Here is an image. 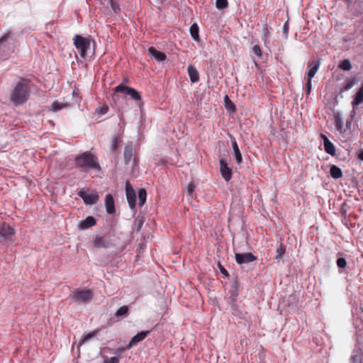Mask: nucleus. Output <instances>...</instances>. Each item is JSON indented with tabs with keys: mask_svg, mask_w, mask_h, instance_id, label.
<instances>
[{
	"mask_svg": "<svg viewBox=\"0 0 363 363\" xmlns=\"http://www.w3.org/2000/svg\"><path fill=\"white\" fill-rule=\"evenodd\" d=\"M74 161L76 168L81 170L93 169L99 171L101 169L98 157L89 151L75 155Z\"/></svg>",
	"mask_w": 363,
	"mask_h": 363,
	"instance_id": "nucleus-1",
	"label": "nucleus"
},
{
	"mask_svg": "<svg viewBox=\"0 0 363 363\" xmlns=\"http://www.w3.org/2000/svg\"><path fill=\"white\" fill-rule=\"evenodd\" d=\"M30 89L28 81L26 79H21L15 85L11 93L10 101L16 106L23 104L28 99Z\"/></svg>",
	"mask_w": 363,
	"mask_h": 363,
	"instance_id": "nucleus-2",
	"label": "nucleus"
},
{
	"mask_svg": "<svg viewBox=\"0 0 363 363\" xmlns=\"http://www.w3.org/2000/svg\"><path fill=\"white\" fill-rule=\"evenodd\" d=\"M74 45L82 58H85L89 53L94 54L95 41L94 40L77 34L74 38Z\"/></svg>",
	"mask_w": 363,
	"mask_h": 363,
	"instance_id": "nucleus-3",
	"label": "nucleus"
},
{
	"mask_svg": "<svg viewBox=\"0 0 363 363\" xmlns=\"http://www.w3.org/2000/svg\"><path fill=\"white\" fill-rule=\"evenodd\" d=\"M94 296V293L90 289L76 290L71 295V298L78 303L89 302Z\"/></svg>",
	"mask_w": 363,
	"mask_h": 363,
	"instance_id": "nucleus-4",
	"label": "nucleus"
},
{
	"mask_svg": "<svg viewBox=\"0 0 363 363\" xmlns=\"http://www.w3.org/2000/svg\"><path fill=\"white\" fill-rule=\"evenodd\" d=\"M115 92L123 93L126 96H129L134 101H141V96L140 93L135 89L120 84L114 89Z\"/></svg>",
	"mask_w": 363,
	"mask_h": 363,
	"instance_id": "nucleus-5",
	"label": "nucleus"
},
{
	"mask_svg": "<svg viewBox=\"0 0 363 363\" xmlns=\"http://www.w3.org/2000/svg\"><path fill=\"white\" fill-rule=\"evenodd\" d=\"M78 195L86 205H94L99 200V195L96 192L87 193L82 189L78 193Z\"/></svg>",
	"mask_w": 363,
	"mask_h": 363,
	"instance_id": "nucleus-6",
	"label": "nucleus"
},
{
	"mask_svg": "<svg viewBox=\"0 0 363 363\" xmlns=\"http://www.w3.org/2000/svg\"><path fill=\"white\" fill-rule=\"evenodd\" d=\"M93 244L94 246L97 248H108L112 245L108 235L103 236L96 235L93 240Z\"/></svg>",
	"mask_w": 363,
	"mask_h": 363,
	"instance_id": "nucleus-7",
	"label": "nucleus"
},
{
	"mask_svg": "<svg viewBox=\"0 0 363 363\" xmlns=\"http://www.w3.org/2000/svg\"><path fill=\"white\" fill-rule=\"evenodd\" d=\"M125 194L129 207L132 211H134L135 208L136 195L129 182H126L125 184Z\"/></svg>",
	"mask_w": 363,
	"mask_h": 363,
	"instance_id": "nucleus-8",
	"label": "nucleus"
},
{
	"mask_svg": "<svg viewBox=\"0 0 363 363\" xmlns=\"http://www.w3.org/2000/svg\"><path fill=\"white\" fill-rule=\"evenodd\" d=\"M235 260L239 264H244L252 262L257 259V257L251 252L235 253Z\"/></svg>",
	"mask_w": 363,
	"mask_h": 363,
	"instance_id": "nucleus-9",
	"label": "nucleus"
},
{
	"mask_svg": "<svg viewBox=\"0 0 363 363\" xmlns=\"http://www.w3.org/2000/svg\"><path fill=\"white\" fill-rule=\"evenodd\" d=\"M14 233V229L11 225L5 223L0 224V236L4 241L11 240Z\"/></svg>",
	"mask_w": 363,
	"mask_h": 363,
	"instance_id": "nucleus-10",
	"label": "nucleus"
},
{
	"mask_svg": "<svg viewBox=\"0 0 363 363\" xmlns=\"http://www.w3.org/2000/svg\"><path fill=\"white\" fill-rule=\"evenodd\" d=\"M220 171L223 178L228 182L232 177V170L228 167L226 160L222 158L220 160Z\"/></svg>",
	"mask_w": 363,
	"mask_h": 363,
	"instance_id": "nucleus-11",
	"label": "nucleus"
},
{
	"mask_svg": "<svg viewBox=\"0 0 363 363\" xmlns=\"http://www.w3.org/2000/svg\"><path fill=\"white\" fill-rule=\"evenodd\" d=\"M363 103V84H362L361 87L359 89L357 92L356 93L354 98L353 101H352V111L351 113V117L352 118H354V116L356 114L355 112V107L359 104Z\"/></svg>",
	"mask_w": 363,
	"mask_h": 363,
	"instance_id": "nucleus-12",
	"label": "nucleus"
},
{
	"mask_svg": "<svg viewBox=\"0 0 363 363\" xmlns=\"http://www.w3.org/2000/svg\"><path fill=\"white\" fill-rule=\"evenodd\" d=\"M96 223V220L94 217L89 216L85 219L82 220L78 223L77 228L80 230H84L94 226Z\"/></svg>",
	"mask_w": 363,
	"mask_h": 363,
	"instance_id": "nucleus-13",
	"label": "nucleus"
},
{
	"mask_svg": "<svg viewBox=\"0 0 363 363\" xmlns=\"http://www.w3.org/2000/svg\"><path fill=\"white\" fill-rule=\"evenodd\" d=\"M319 67H320V61L318 60L309 62L308 63V67H307L308 72L306 74L307 79H313V78L314 77L317 71L318 70Z\"/></svg>",
	"mask_w": 363,
	"mask_h": 363,
	"instance_id": "nucleus-14",
	"label": "nucleus"
},
{
	"mask_svg": "<svg viewBox=\"0 0 363 363\" xmlns=\"http://www.w3.org/2000/svg\"><path fill=\"white\" fill-rule=\"evenodd\" d=\"M149 333V331H141L133 337L128 345H126V349H130L132 347L136 345L138 342L143 340L147 336Z\"/></svg>",
	"mask_w": 363,
	"mask_h": 363,
	"instance_id": "nucleus-15",
	"label": "nucleus"
},
{
	"mask_svg": "<svg viewBox=\"0 0 363 363\" xmlns=\"http://www.w3.org/2000/svg\"><path fill=\"white\" fill-rule=\"evenodd\" d=\"M105 206L108 214H113L116 212L115 201L111 194H106L105 196Z\"/></svg>",
	"mask_w": 363,
	"mask_h": 363,
	"instance_id": "nucleus-16",
	"label": "nucleus"
},
{
	"mask_svg": "<svg viewBox=\"0 0 363 363\" xmlns=\"http://www.w3.org/2000/svg\"><path fill=\"white\" fill-rule=\"evenodd\" d=\"M321 138L323 140L325 151L332 156L335 155V147L333 145V143L330 142V140L325 135L322 134Z\"/></svg>",
	"mask_w": 363,
	"mask_h": 363,
	"instance_id": "nucleus-17",
	"label": "nucleus"
},
{
	"mask_svg": "<svg viewBox=\"0 0 363 363\" xmlns=\"http://www.w3.org/2000/svg\"><path fill=\"white\" fill-rule=\"evenodd\" d=\"M148 53L158 62H163L166 60V55L162 52L157 50L154 47L148 48Z\"/></svg>",
	"mask_w": 363,
	"mask_h": 363,
	"instance_id": "nucleus-18",
	"label": "nucleus"
},
{
	"mask_svg": "<svg viewBox=\"0 0 363 363\" xmlns=\"http://www.w3.org/2000/svg\"><path fill=\"white\" fill-rule=\"evenodd\" d=\"M134 149L132 143H128L124 150V160L126 164H129L133 156Z\"/></svg>",
	"mask_w": 363,
	"mask_h": 363,
	"instance_id": "nucleus-19",
	"label": "nucleus"
},
{
	"mask_svg": "<svg viewBox=\"0 0 363 363\" xmlns=\"http://www.w3.org/2000/svg\"><path fill=\"white\" fill-rule=\"evenodd\" d=\"M231 143H232V148H233V155L235 156L236 162L238 164H240L242 162V155H241V152L240 151L238 145V143H237V142H236L235 138L231 139Z\"/></svg>",
	"mask_w": 363,
	"mask_h": 363,
	"instance_id": "nucleus-20",
	"label": "nucleus"
},
{
	"mask_svg": "<svg viewBox=\"0 0 363 363\" xmlns=\"http://www.w3.org/2000/svg\"><path fill=\"white\" fill-rule=\"evenodd\" d=\"M286 252V247H284L282 240H281L276 245V255L274 259L279 262L282 256L284 255Z\"/></svg>",
	"mask_w": 363,
	"mask_h": 363,
	"instance_id": "nucleus-21",
	"label": "nucleus"
},
{
	"mask_svg": "<svg viewBox=\"0 0 363 363\" xmlns=\"http://www.w3.org/2000/svg\"><path fill=\"white\" fill-rule=\"evenodd\" d=\"M350 363H363V352L362 350H354L350 358Z\"/></svg>",
	"mask_w": 363,
	"mask_h": 363,
	"instance_id": "nucleus-22",
	"label": "nucleus"
},
{
	"mask_svg": "<svg viewBox=\"0 0 363 363\" xmlns=\"http://www.w3.org/2000/svg\"><path fill=\"white\" fill-rule=\"evenodd\" d=\"M188 74H189V76L190 78V81L192 83L199 82V72H198L197 69L193 65H189L188 67Z\"/></svg>",
	"mask_w": 363,
	"mask_h": 363,
	"instance_id": "nucleus-23",
	"label": "nucleus"
},
{
	"mask_svg": "<svg viewBox=\"0 0 363 363\" xmlns=\"http://www.w3.org/2000/svg\"><path fill=\"white\" fill-rule=\"evenodd\" d=\"M335 125L337 131L345 133L346 129L343 128V121L340 113H336L334 116Z\"/></svg>",
	"mask_w": 363,
	"mask_h": 363,
	"instance_id": "nucleus-24",
	"label": "nucleus"
},
{
	"mask_svg": "<svg viewBox=\"0 0 363 363\" xmlns=\"http://www.w3.org/2000/svg\"><path fill=\"white\" fill-rule=\"evenodd\" d=\"M330 174L333 179H340L342 177V169L336 165H332L330 169Z\"/></svg>",
	"mask_w": 363,
	"mask_h": 363,
	"instance_id": "nucleus-25",
	"label": "nucleus"
},
{
	"mask_svg": "<svg viewBox=\"0 0 363 363\" xmlns=\"http://www.w3.org/2000/svg\"><path fill=\"white\" fill-rule=\"evenodd\" d=\"M189 31L192 38L198 41L199 40V26L196 23L191 26Z\"/></svg>",
	"mask_w": 363,
	"mask_h": 363,
	"instance_id": "nucleus-26",
	"label": "nucleus"
},
{
	"mask_svg": "<svg viewBox=\"0 0 363 363\" xmlns=\"http://www.w3.org/2000/svg\"><path fill=\"white\" fill-rule=\"evenodd\" d=\"M128 306H123L116 311L115 316L118 318H123L128 315Z\"/></svg>",
	"mask_w": 363,
	"mask_h": 363,
	"instance_id": "nucleus-27",
	"label": "nucleus"
},
{
	"mask_svg": "<svg viewBox=\"0 0 363 363\" xmlns=\"http://www.w3.org/2000/svg\"><path fill=\"white\" fill-rule=\"evenodd\" d=\"M338 67L343 71H350L352 69V64L348 59L340 62Z\"/></svg>",
	"mask_w": 363,
	"mask_h": 363,
	"instance_id": "nucleus-28",
	"label": "nucleus"
},
{
	"mask_svg": "<svg viewBox=\"0 0 363 363\" xmlns=\"http://www.w3.org/2000/svg\"><path fill=\"white\" fill-rule=\"evenodd\" d=\"M147 198V192L145 189H140L138 191L139 206H142L145 204Z\"/></svg>",
	"mask_w": 363,
	"mask_h": 363,
	"instance_id": "nucleus-29",
	"label": "nucleus"
},
{
	"mask_svg": "<svg viewBox=\"0 0 363 363\" xmlns=\"http://www.w3.org/2000/svg\"><path fill=\"white\" fill-rule=\"evenodd\" d=\"M355 78L347 79L344 83L343 91H347L351 89L356 84Z\"/></svg>",
	"mask_w": 363,
	"mask_h": 363,
	"instance_id": "nucleus-30",
	"label": "nucleus"
},
{
	"mask_svg": "<svg viewBox=\"0 0 363 363\" xmlns=\"http://www.w3.org/2000/svg\"><path fill=\"white\" fill-rule=\"evenodd\" d=\"M65 106H67V105L63 104V103H60V102H58V101H54L52 104L50 110L53 111V112H57V111L62 109Z\"/></svg>",
	"mask_w": 363,
	"mask_h": 363,
	"instance_id": "nucleus-31",
	"label": "nucleus"
},
{
	"mask_svg": "<svg viewBox=\"0 0 363 363\" xmlns=\"http://www.w3.org/2000/svg\"><path fill=\"white\" fill-rule=\"evenodd\" d=\"M97 333H98V330H96L91 333L84 334L82 337V342H85L89 341L91 339L94 338V337L96 336Z\"/></svg>",
	"mask_w": 363,
	"mask_h": 363,
	"instance_id": "nucleus-32",
	"label": "nucleus"
},
{
	"mask_svg": "<svg viewBox=\"0 0 363 363\" xmlns=\"http://www.w3.org/2000/svg\"><path fill=\"white\" fill-rule=\"evenodd\" d=\"M228 6V0H216V6L218 9H223Z\"/></svg>",
	"mask_w": 363,
	"mask_h": 363,
	"instance_id": "nucleus-33",
	"label": "nucleus"
},
{
	"mask_svg": "<svg viewBox=\"0 0 363 363\" xmlns=\"http://www.w3.org/2000/svg\"><path fill=\"white\" fill-rule=\"evenodd\" d=\"M337 266L340 269H345L347 266V261L344 257H338L336 262Z\"/></svg>",
	"mask_w": 363,
	"mask_h": 363,
	"instance_id": "nucleus-34",
	"label": "nucleus"
},
{
	"mask_svg": "<svg viewBox=\"0 0 363 363\" xmlns=\"http://www.w3.org/2000/svg\"><path fill=\"white\" fill-rule=\"evenodd\" d=\"M110 6L115 13H118L120 11V6L114 0H109Z\"/></svg>",
	"mask_w": 363,
	"mask_h": 363,
	"instance_id": "nucleus-35",
	"label": "nucleus"
},
{
	"mask_svg": "<svg viewBox=\"0 0 363 363\" xmlns=\"http://www.w3.org/2000/svg\"><path fill=\"white\" fill-rule=\"evenodd\" d=\"M104 363H119V359L116 357H104Z\"/></svg>",
	"mask_w": 363,
	"mask_h": 363,
	"instance_id": "nucleus-36",
	"label": "nucleus"
},
{
	"mask_svg": "<svg viewBox=\"0 0 363 363\" xmlns=\"http://www.w3.org/2000/svg\"><path fill=\"white\" fill-rule=\"evenodd\" d=\"M225 106L228 111H230L232 112H235L236 111L235 106L231 101H229V102H227V104H225Z\"/></svg>",
	"mask_w": 363,
	"mask_h": 363,
	"instance_id": "nucleus-37",
	"label": "nucleus"
},
{
	"mask_svg": "<svg viewBox=\"0 0 363 363\" xmlns=\"http://www.w3.org/2000/svg\"><path fill=\"white\" fill-rule=\"evenodd\" d=\"M312 90V79H307V82L306 84V92L307 94H309Z\"/></svg>",
	"mask_w": 363,
	"mask_h": 363,
	"instance_id": "nucleus-38",
	"label": "nucleus"
},
{
	"mask_svg": "<svg viewBox=\"0 0 363 363\" xmlns=\"http://www.w3.org/2000/svg\"><path fill=\"white\" fill-rule=\"evenodd\" d=\"M252 52L255 55H256L258 57L262 56V50L260 47L258 45H255L252 48Z\"/></svg>",
	"mask_w": 363,
	"mask_h": 363,
	"instance_id": "nucleus-39",
	"label": "nucleus"
},
{
	"mask_svg": "<svg viewBox=\"0 0 363 363\" xmlns=\"http://www.w3.org/2000/svg\"><path fill=\"white\" fill-rule=\"evenodd\" d=\"M9 38H10V33H9L4 34L0 38V45H2L4 43L6 42L9 40Z\"/></svg>",
	"mask_w": 363,
	"mask_h": 363,
	"instance_id": "nucleus-40",
	"label": "nucleus"
},
{
	"mask_svg": "<svg viewBox=\"0 0 363 363\" xmlns=\"http://www.w3.org/2000/svg\"><path fill=\"white\" fill-rule=\"evenodd\" d=\"M118 144V138H114L112 140L111 144V150H113V151L116 150L117 149Z\"/></svg>",
	"mask_w": 363,
	"mask_h": 363,
	"instance_id": "nucleus-41",
	"label": "nucleus"
},
{
	"mask_svg": "<svg viewBox=\"0 0 363 363\" xmlns=\"http://www.w3.org/2000/svg\"><path fill=\"white\" fill-rule=\"evenodd\" d=\"M195 186L193 183L189 184L187 186V194L189 196H191L194 190Z\"/></svg>",
	"mask_w": 363,
	"mask_h": 363,
	"instance_id": "nucleus-42",
	"label": "nucleus"
},
{
	"mask_svg": "<svg viewBox=\"0 0 363 363\" xmlns=\"http://www.w3.org/2000/svg\"><path fill=\"white\" fill-rule=\"evenodd\" d=\"M125 350H127L126 347H118V348L115 349L113 351V354H114L116 355H119L120 354L123 352Z\"/></svg>",
	"mask_w": 363,
	"mask_h": 363,
	"instance_id": "nucleus-43",
	"label": "nucleus"
},
{
	"mask_svg": "<svg viewBox=\"0 0 363 363\" xmlns=\"http://www.w3.org/2000/svg\"><path fill=\"white\" fill-rule=\"evenodd\" d=\"M288 32H289V25H288V22H286L283 26V33L286 36L288 34Z\"/></svg>",
	"mask_w": 363,
	"mask_h": 363,
	"instance_id": "nucleus-44",
	"label": "nucleus"
},
{
	"mask_svg": "<svg viewBox=\"0 0 363 363\" xmlns=\"http://www.w3.org/2000/svg\"><path fill=\"white\" fill-rule=\"evenodd\" d=\"M219 267H220V272L225 277H228V271L221 265L219 264Z\"/></svg>",
	"mask_w": 363,
	"mask_h": 363,
	"instance_id": "nucleus-45",
	"label": "nucleus"
},
{
	"mask_svg": "<svg viewBox=\"0 0 363 363\" xmlns=\"http://www.w3.org/2000/svg\"><path fill=\"white\" fill-rule=\"evenodd\" d=\"M357 158L359 160L363 161V150H361L359 151V152L357 154Z\"/></svg>",
	"mask_w": 363,
	"mask_h": 363,
	"instance_id": "nucleus-46",
	"label": "nucleus"
},
{
	"mask_svg": "<svg viewBox=\"0 0 363 363\" xmlns=\"http://www.w3.org/2000/svg\"><path fill=\"white\" fill-rule=\"evenodd\" d=\"M229 101H231L229 97L225 95V97H224V101H225V105L227 104V102H229Z\"/></svg>",
	"mask_w": 363,
	"mask_h": 363,
	"instance_id": "nucleus-47",
	"label": "nucleus"
},
{
	"mask_svg": "<svg viewBox=\"0 0 363 363\" xmlns=\"http://www.w3.org/2000/svg\"><path fill=\"white\" fill-rule=\"evenodd\" d=\"M264 36H265V38H267V35H268V33H269V31H268L267 28V27H265V28H264Z\"/></svg>",
	"mask_w": 363,
	"mask_h": 363,
	"instance_id": "nucleus-48",
	"label": "nucleus"
},
{
	"mask_svg": "<svg viewBox=\"0 0 363 363\" xmlns=\"http://www.w3.org/2000/svg\"><path fill=\"white\" fill-rule=\"evenodd\" d=\"M350 125H351V121L347 122V128H350Z\"/></svg>",
	"mask_w": 363,
	"mask_h": 363,
	"instance_id": "nucleus-49",
	"label": "nucleus"
},
{
	"mask_svg": "<svg viewBox=\"0 0 363 363\" xmlns=\"http://www.w3.org/2000/svg\"><path fill=\"white\" fill-rule=\"evenodd\" d=\"M107 108L102 109V113H106Z\"/></svg>",
	"mask_w": 363,
	"mask_h": 363,
	"instance_id": "nucleus-50",
	"label": "nucleus"
},
{
	"mask_svg": "<svg viewBox=\"0 0 363 363\" xmlns=\"http://www.w3.org/2000/svg\"><path fill=\"white\" fill-rule=\"evenodd\" d=\"M135 163V158L133 159V164Z\"/></svg>",
	"mask_w": 363,
	"mask_h": 363,
	"instance_id": "nucleus-51",
	"label": "nucleus"
}]
</instances>
